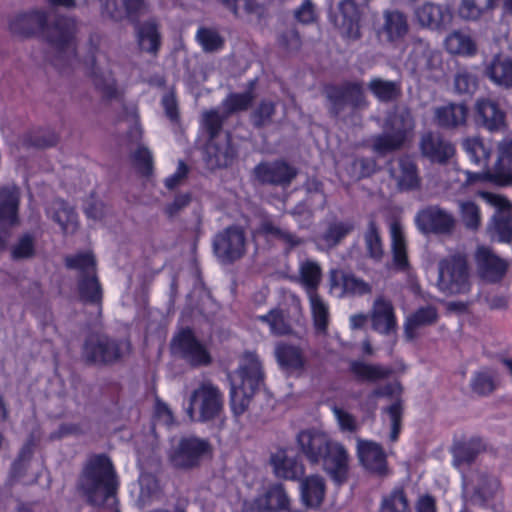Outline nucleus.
<instances>
[{"label": "nucleus", "mask_w": 512, "mask_h": 512, "mask_svg": "<svg viewBox=\"0 0 512 512\" xmlns=\"http://www.w3.org/2000/svg\"><path fill=\"white\" fill-rule=\"evenodd\" d=\"M129 350V343H117L104 335L90 336L83 348L84 358L92 363H110Z\"/></svg>", "instance_id": "obj_11"}, {"label": "nucleus", "mask_w": 512, "mask_h": 512, "mask_svg": "<svg viewBox=\"0 0 512 512\" xmlns=\"http://www.w3.org/2000/svg\"><path fill=\"white\" fill-rule=\"evenodd\" d=\"M274 356L283 371L295 373L301 371L305 366V358L298 346L285 342H278L275 345Z\"/></svg>", "instance_id": "obj_28"}, {"label": "nucleus", "mask_w": 512, "mask_h": 512, "mask_svg": "<svg viewBox=\"0 0 512 512\" xmlns=\"http://www.w3.org/2000/svg\"><path fill=\"white\" fill-rule=\"evenodd\" d=\"M262 363L254 352H246L240 359L238 370L230 377V404L235 415H241L247 409L255 390L263 380Z\"/></svg>", "instance_id": "obj_2"}, {"label": "nucleus", "mask_w": 512, "mask_h": 512, "mask_svg": "<svg viewBox=\"0 0 512 512\" xmlns=\"http://www.w3.org/2000/svg\"><path fill=\"white\" fill-rule=\"evenodd\" d=\"M384 413L389 420L391 427L390 440L395 442L398 439L401 429L402 405L400 401H395L385 410Z\"/></svg>", "instance_id": "obj_61"}, {"label": "nucleus", "mask_w": 512, "mask_h": 512, "mask_svg": "<svg viewBox=\"0 0 512 512\" xmlns=\"http://www.w3.org/2000/svg\"><path fill=\"white\" fill-rule=\"evenodd\" d=\"M271 464L277 477L295 479L303 473L302 466L287 449H279L271 456Z\"/></svg>", "instance_id": "obj_35"}, {"label": "nucleus", "mask_w": 512, "mask_h": 512, "mask_svg": "<svg viewBox=\"0 0 512 512\" xmlns=\"http://www.w3.org/2000/svg\"><path fill=\"white\" fill-rule=\"evenodd\" d=\"M173 353L180 355L191 365H207L211 362L207 348L200 343L189 329L182 330L173 339L171 344Z\"/></svg>", "instance_id": "obj_14"}, {"label": "nucleus", "mask_w": 512, "mask_h": 512, "mask_svg": "<svg viewBox=\"0 0 512 512\" xmlns=\"http://www.w3.org/2000/svg\"><path fill=\"white\" fill-rule=\"evenodd\" d=\"M357 453L361 464L366 469L378 474L386 471V456L379 444L359 439Z\"/></svg>", "instance_id": "obj_26"}, {"label": "nucleus", "mask_w": 512, "mask_h": 512, "mask_svg": "<svg viewBox=\"0 0 512 512\" xmlns=\"http://www.w3.org/2000/svg\"><path fill=\"white\" fill-rule=\"evenodd\" d=\"M390 236L394 263L399 269H405L408 267L407 245L404 228L400 222L391 223Z\"/></svg>", "instance_id": "obj_40"}, {"label": "nucleus", "mask_w": 512, "mask_h": 512, "mask_svg": "<svg viewBox=\"0 0 512 512\" xmlns=\"http://www.w3.org/2000/svg\"><path fill=\"white\" fill-rule=\"evenodd\" d=\"M209 443L197 437L173 438L168 450V458L175 467L189 468L209 454Z\"/></svg>", "instance_id": "obj_10"}, {"label": "nucleus", "mask_w": 512, "mask_h": 512, "mask_svg": "<svg viewBox=\"0 0 512 512\" xmlns=\"http://www.w3.org/2000/svg\"><path fill=\"white\" fill-rule=\"evenodd\" d=\"M75 30V23L70 19H61L51 28L49 32V41L58 48L70 46Z\"/></svg>", "instance_id": "obj_50"}, {"label": "nucleus", "mask_w": 512, "mask_h": 512, "mask_svg": "<svg viewBox=\"0 0 512 512\" xmlns=\"http://www.w3.org/2000/svg\"><path fill=\"white\" fill-rule=\"evenodd\" d=\"M47 215L60 226L65 234L73 233L77 228L76 213L62 200H55L47 208Z\"/></svg>", "instance_id": "obj_38"}, {"label": "nucleus", "mask_w": 512, "mask_h": 512, "mask_svg": "<svg viewBox=\"0 0 512 512\" xmlns=\"http://www.w3.org/2000/svg\"><path fill=\"white\" fill-rule=\"evenodd\" d=\"M45 22V14L39 11L19 14L10 20L9 30L15 36L28 37L42 29Z\"/></svg>", "instance_id": "obj_31"}, {"label": "nucleus", "mask_w": 512, "mask_h": 512, "mask_svg": "<svg viewBox=\"0 0 512 512\" xmlns=\"http://www.w3.org/2000/svg\"><path fill=\"white\" fill-rule=\"evenodd\" d=\"M34 239L30 235H23L12 248L14 259H27L34 255Z\"/></svg>", "instance_id": "obj_63"}, {"label": "nucleus", "mask_w": 512, "mask_h": 512, "mask_svg": "<svg viewBox=\"0 0 512 512\" xmlns=\"http://www.w3.org/2000/svg\"><path fill=\"white\" fill-rule=\"evenodd\" d=\"M117 477L111 460L105 455L90 457L82 471L79 486L94 505H113Z\"/></svg>", "instance_id": "obj_1"}, {"label": "nucleus", "mask_w": 512, "mask_h": 512, "mask_svg": "<svg viewBox=\"0 0 512 512\" xmlns=\"http://www.w3.org/2000/svg\"><path fill=\"white\" fill-rule=\"evenodd\" d=\"M461 219L466 228L476 230L481 223V214L479 207L471 201H462L459 203Z\"/></svg>", "instance_id": "obj_56"}, {"label": "nucleus", "mask_w": 512, "mask_h": 512, "mask_svg": "<svg viewBox=\"0 0 512 512\" xmlns=\"http://www.w3.org/2000/svg\"><path fill=\"white\" fill-rule=\"evenodd\" d=\"M437 319L436 309L426 306L409 315L405 321V336L408 340L416 337V331L424 326L433 324Z\"/></svg>", "instance_id": "obj_41"}, {"label": "nucleus", "mask_w": 512, "mask_h": 512, "mask_svg": "<svg viewBox=\"0 0 512 512\" xmlns=\"http://www.w3.org/2000/svg\"><path fill=\"white\" fill-rule=\"evenodd\" d=\"M372 328L383 335L394 334L397 330V318L392 303L383 298L377 297L370 311Z\"/></svg>", "instance_id": "obj_19"}, {"label": "nucleus", "mask_w": 512, "mask_h": 512, "mask_svg": "<svg viewBox=\"0 0 512 512\" xmlns=\"http://www.w3.org/2000/svg\"><path fill=\"white\" fill-rule=\"evenodd\" d=\"M353 230V224L350 222H335L331 224L322 236L327 247L337 245Z\"/></svg>", "instance_id": "obj_54"}, {"label": "nucleus", "mask_w": 512, "mask_h": 512, "mask_svg": "<svg viewBox=\"0 0 512 512\" xmlns=\"http://www.w3.org/2000/svg\"><path fill=\"white\" fill-rule=\"evenodd\" d=\"M439 289L446 294H465L470 290L471 280L467 258L455 253L442 259L438 265Z\"/></svg>", "instance_id": "obj_6"}, {"label": "nucleus", "mask_w": 512, "mask_h": 512, "mask_svg": "<svg viewBox=\"0 0 512 512\" xmlns=\"http://www.w3.org/2000/svg\"><path fill=\"white\" fill-rule=\"evenodd\" d=\"M255 320L266 324L272 335L283 336L291 332V327L283 311L279 309H272L265 315L256 316Z\"/></svg>", "instance_id": "obj_48"}, {"label": "nucleus", "mask_w": 512, "mask_h": 512, "mask_svg": "<svg viewBox=\"0 0 512 512\" xmlns=\"http://www.w3.org/2000/svg\"><path fill=\"white\" fill-rule=\"evenodd\" d=\"M321 277L322 271L318 263L305 260L299 264L297 281L307 294L317 292Z\"/></svg>", "instance_id": "obj_42"}, {"label": "nucleus", "mask_w": 512, "mask_h": 512, "mask_svg": "<svg viewBox=\"0 0 512 512\" xmlns=\"http://www.w3.org/2000/svg\"><path fill=\"white\" fill-rule=\"evenodd\" d=\"M288 505L289 498L281 485L270 487L253 503V507L259 512H277L285 510Z\"/></svg>", "instance_id": "obj_33"}, {"label": "nucleus", "mask_w": 512, "mask_h": 512, "mask_svg": "<svg viewBox=\"0 0 512 512\" xmlns=\"http://www.w3.org/2000/svg\"><path fill=\"white\" fill-rule=\"evenodd\" d=\"M66 266L78 271L79 292L88 302L96 303L101 298V289L95 275V259L90 252L79 253L66 257Z\"/></svg>", "instance_id": "obj_8"}, {"label": "nucleus", "mask_w": 512, "mask_h": 512, "mask_svg": "<svg viewBox=\"0 0 512 512\" xmlns=\"http://www.w3.org/2000/svg\"><path fill=\"white\" fill-rule=\"evenodd\" d=\"M138 41L142 50L154 53L160 45L157 26L154 23L144 24L138 32Z\"/></svg>", "instance_id": "obj_52"}, {"label": "nucleus", "mask_w": 512, "mask_h": 512, "mask_svg": "<svg viewBox=\"0 0 512 512\" xmlns=\"http://www.w3.org/2000/svg\"><path fill=\"white\" fill-rule=\"evenodd\" d=\"M475 261L480 276L488 281L499 280L507 270V263L494 255L489 248L480 246L475 253Z\"/></svg>", "instance_id": "obj_22"}, {"label": "nucleus", "mask_w": 512, "mask_h": 512, "mask_svg": "<svg viewBox=\"0 0 512 512\" xmlns=\"http://www.w3.org/2000/svg\"><path fill=\"white\" fill-rule=\"evenodd\" d=\"M457 179L464 184L487 181L499 186L512 184V139L503 140L498 146L495 165L480 173L456 170Z\"/></svg>", "instance_id": "obj_7"}, {"label": "nucleus", "mask_w": 512, "mask_h": 512, "mask_svg": "<svg viewBox=\"0 0 512 512\" xmlns=\"http://www.w3.org/2000/svg\"><path fill=\"white\" fill-rule=\"evenodd\" d=\"M417 23L430 30H443L452 24L453 13L449 6L424 3L415 10Z\"/></svg>", "instance_id": "obj_17"}, {"label": "nucleus", "mask_w": 512, "mask_h": 512, "mask_svg": "<svg viewBox=\"0 0 512 512\" xmlns=\"http://www.w3.org/2000/svg\"><path fill=\"white\" fill-rule=\"evenodd\" d=\"M441 64L442 56L438 50L423 40H416L405 65L411 72L429 77L441 68Z\"/></svg>", "instance_id": "obj_12"}, {"label": "nucleus", "mask_w": 512, "mask_h": 512, "mask_svg": "<svg viewBox=\"0 0 512 512\" xmlns=\"http://www.w3.org/2000/svg\"><path fill=\"white\" fill-rule=\"evenodd\" d=\"M19 191L15 186L0 189V226L11 227L18 223Z\"/></svg>", "instance_id": "obj_32"}, {"label": "nucleus", "mask_w": 512, "mask_h": 512, "mask_svg": "<svg viewBox=\"0 0 512 512\" xmlns=\"http://www.w3.org/2000/svg\"><path fill=\"white\" fill-rule=\"evenodd\" d=\"M223 408L220 389L210 381H203L192 390L186 412L192 421L204 423L219 419Z\"/></svg>", "instance_id": "obj_4"}, {"label": "nucleus", "mask_w": 512, "mask_h": 512, "mask_svg": "<svg viewBox=\"0 0 512 512\" xmlns=\"http://www.w3.org/2000/svg\"><path fill=\"white\" fill-rule=\"evenodd\" d=\"M476 112L483 125L490 131H498L505 126L504 112L490 99H479L476 103Z\"/></svg>", "instance_id": "obj_36"}, {"label": "nucleus", "mask_w": 512, "mask_h": 512, "mask_svg": "<svg viewBox=\"0 0 512 512\" xmlns=\"http://www.w3.org/2000/svg\"><path fill=\"white\" fill-rule=\"evenodd\" d=\"M101 57L102 56H98L92 60L94 83L96 87L101 89L107 97H113L117 92L115 80L109 70L100 67Z\"/></svg>", "instance_id": "obj_49"}, {"label": "nucleus", "mask_w": 512, "mask_h": 512, "mask_svg": "<svg viewBox=\"0 0 512 512\" xmlns=\"http://www.w3.org/2000/svg\"><path fill=\"white\" fill-rule=\"evenodd\" d=\"M213 247L221 261L230 262L241 258L246 251L244 231L236 226L225 229L215 236Z\"/></svg>", "instance_id": "obj_13"}, {"label": "nucleus", "mask_w": 512, "mask_h": 512, "mask_svg": "<svg viewBox=\"0 0 512 512\" xmlns=\"http://www.w3.org/2000/svg\"><path fill=\"white\" fill-rule=\"evenodd\" d=\"M389 174L399 191L416 190L421 185V178L415 161L408 157H400L391 163Z\"/></svg>", "instance_id": "obj_16"}, {"label": "nucleus", "mask_w": 512, "mask_h": 512, "mask_svg": "<svg viewBox=\"0 0 512 512\" xmlns=\"http://www.w3.org/2000/svg\"><path fill=\"white\" fill-rule=\"evenodd\" d=\"M408 502L402 490H394L384 497L380 512H407Z\"/></svg>", "instance_id": "obj_58"}, {"label": "nucleus", "mask_w": 512, "mask_h": 512, "mask_svg": "<svg viewBox=\"0 0 512 512\" xmlns=\"http://www.w3.org/2000/svg\"><path fill=\"white\" fill-rule=\"evenodd\" d=\"M330 440L327 434L315 429L304 430L297 435V444L301 452L312 463H320Z\"/></svg>", "instance_id": "obj_20"}, {"label": "nucleus", "mask_w": 512, "mask_h": 512, "mask_svg": "<svg viewBox=\"0 0 512 512\" xmlns=\"http://www.w3.org/2000/svg\"><path fill=\"white\" fill-rule=\"evenodd\" d=\"M198 43L204 51L214 52L218 51L223 46V39L219 36L217 31L209 28H200L196 34Z\"/></svg>", "instance_id": "obj_57"}, {"label": "nucleus", "mask_w": 512, "mask_h": 512, "mask_svg": "<svg viewBox=\"0 0 512 512\" xmlns=\"http://www.w3.org/2000/svg\"><path fill=\"white\" fill-rule=\"evenodd\" d=\"M320 462L324 470L337 482L342 483L348 472V454L340 443L330 440L329 445L324 449Z\"/></svg>", "instance_id": "obj_18"}, {"label": "nucleus", "mask_w": 512, "mask_h": 512, "mask_svg": "<svg viewBox=\"0 0 512 512\" xmlns=\"http://www.w3.org/2000/svg\"><path fill=\"white\" fill-rule=\"evenodd\" d=\"M301 499L305 506L318 507L325 495L324 479L318 475H312L303 479L300 483Z\"/></svg>", "instance_id": "obj_37"}, {"label": "nucleus", "mask_w": 512, "mask_h": 512, "mask_svg": "<svg viewBox=\"0 0 512 512\" xmlns=\"http://www.w3.org/2000/svg\"><path fill=\"white\" fill-rule=\"evenodd\" d=\"M370 91L381 101H389L397 97L400 92L399 86L388 80L380 78L372 79L368 85Z\"/></svg>", "instance_id": "obj_51"}, {"label": "nucleus", "mask_w": 512, "mask_h": 512, "mask_svg": "<svg viewBox=\"0 0 512 512\" xmlns=\"http://www.w3.org/2000/svg\"><path fill=\"white\" fill-rule=\"evenodd\" d=\"M445 50L454 56L474 57L478 53V45L473 35L462 29L451 31L444 39Z\"/></svg>", "instance_id": "obj_25"}, {"label": "nucleus", "mask_w": 512, "mask_h": 512, "mask_svg": "<svg viewBox=\"0 0 512 512\" xmlns=\"http://www.w3.org/2000/svg\"><path fill=\"white\" fill-rule=\"evenodd\" d=\"M487 76L497 85L512 87V59L508 56L496 55L486 69Z\"/></svg>", "instance_id": "obj_39"}, {"label": "nucleus", "mask_w": 512, "mask_h": 512, "mask_svg": "<svg viewBox=\"0 0 512 512\" xmlns=\"http://www.w3.org/2000/svg\"><path fill=\"white\" fill-rule=\"evenodd\" d=\"M415 222L423 233L449 234L455 228L456 219L445 209L429 206L416 214Z\"/></svg>", "instance_id": "obj_15"}, {"label": "nucleus", "mask_w": 512, "mask_h": 512, "mask_svg": "<svg viewBox=\"0 0 512 512\" xmlns=\"http://www.w3.org/2000/svg\"><path fill=\"white\" fill-rule=\"evenodd\" d=\"M467 113L463 104L448 103L434 109V119L441 127L453 128L466 122Z\"/></svg>", "instance_id": "obj_34"}, {"label": "nucleus", "mask_w": 512, "mask_h": 512, "mask_svg": "<svg viewBox=\"0 0 512 512\" xmlns=\"http://www.w3.org/2000/svg\"><path fill=\"white\" fill-rule=\"evenodd\" d=\"M462 145L472 163L483 168L487 167L492 149L489 142H484L479 137H469L463 141Z\"/></svg>", "instance_id": "obj_44"}, {"label": "nucleus", "mask_w": 512, "mask_h": 512, "mask_svg": "<svg viewBox=\"0 0 512 512\" xmlns=\"http://www.w3.org/2000/svg\"><path fill=\"white\" fill-rule=\"evenodd\" d=\"M307 296L314 327L317 333L324 334L329 322V305L317 292L307 294Z\"/></svg>", "instance_id": "obj_45"}, {"label": "nucleus", "mask_w": 512, "mask_h": 512, "mask_svg": "<svg viewBox=\"0 0 512 512\" xmlns=\"http://www.w3.org/2000/svg\"><path fill=\"white\" fill-rule=\"evenodd\" d=\"M385 134L375 137L372 149L380 155L399 149L405 143L408 135L414 129V121L409 110L398 107L388 116L385 125Z\"/></svg>", "instance_id": "obj_5"}, {"label": "nucleus", "mask_w": 512, "mask_h": 512, "mask_svg": "<svg viewBox=\"0 0 512 512\" xmlns=\"http://www.w3.org/2000/svg\"><path fill=\"white\" fill-rule=\"evenodd\" d=\"M220 2L238 16L251 14L257 10L255 0H220Z\"/></svg>", "instance_id": "obj_64"}, {"label": "nucleus", "mask_w": 512, "mask_h": 512, "mask_svg": "<svg viewBox=\"0 0 512 512\" xmlns=\"http://www.w3.org/2000/svg\"><path fill=\"white\" fill-rule=\"evenodd\" d=\"M143 7V0H107L105 3V11L117 20L140 12Z\"/></svg>", "instance_id": "obj_47"}, {"label": "nucleus", "mask_w": 512, "mask_h": 512, "mask_svg": "<svg viewBox=\"0 0 512 512\" xmlns=\"http://www.w3.org/2000/svg\"><path fill=\"white\" fill-rule=\"evenodd\" d=\"M499 491V482L493 477H484L481 480L471 501L474 505H483L493 498Z\"/></svg>", "instance_id": "obj_53"}, {"label": "nucleus", "mask_w": 512, "mask_h": 512, "mask_svg": "<svg viewBox=\"0 0 512 512\" xmlns=\"http://www.w3.org/2000/svg\"><path fill=\"white\" fill-rule=\"evenodd\" d=\"M262 231L267 236L275 237L276 239L283 241L285 244L289 245L290 247H293L300 243V240L297 237H295L290 232H288L284 229H281L280 227L276 226L272 222L263 223Z\"/></svg>", "instance_id": "obj_62"}, {"label": "nucleus", "mask_w": 512, "mask_h": 512, "mask_svg": "<svg viewBox=\"0 0 512 512\" xmlns=\"http://www.w3.org/2000/svg\"><path fill=\"white\" fill-rule=\"evenodd\" d=\"M252 90L243 93H232L222 103L226 116L230 113L245 110L252 102ZM225 115H221L218 110H211L203 114V126L209 134V140L206 145V151L210 157L215 159L216 166L227 165L231 157L228 147H219L216 140L219 137L221 125Z\"/></svg>", "instance_id": "obj_3"}, {"label": "nucleus", "mask_w": 512, "mask_h": 512, "mask_svg": "<svg viewBox=\"0 0 512 512\" xmlns=\"http://www.w3.org/2000/svg\"><path fill=\"white\" fill-rule=\"evenodd\" d=\"M480 196L495 208V214L489 225L491 238L499 242H510L512 240V203L506 197L491 192H480Z\"/></svg>", "instance_id": "obj_9"}, {"label": "nucleus", "mask_w": 512, "mask_h": 512, "mask_svg": "<svg viewBox=\"0 0 512 512\" xmlns=\"http://www.w3.org/2000/svg\"><path fill=\"white\" fill-rule=\"evenodd\" d=\"M329 281L331 294L339 298L346 294L362 295L370 291L368 283L337 269L330 271Z\"/></svg>", "instance_id": "obj_21"}, {"label": "nucleus", "mask_w": 512, "mask_h": 512, "mask_svg": "<svg viewBox=\"0 0 512 512\" xmlns=\"http://www.w3.org/2000/svg\"><path fill=\"white\" fill-rule=\"evenodd\" d=\"M333 22L344 37L357 39L360 36L359 11L352 0H343L339 4V12Z\"/></svg>", "instance_id": "obj_23"}, {"label": "nucleus", "mask_w": 512, "mask_h": 512, "mask_svg": "<svg viewBox=\"0 0 512 512\" xmlns=\"http://www.w3.org/2000/svg\"><path fill=\"white\" fill-rule=\"evenodd\" d=\"M476 76L466 69L459 70L454 78L455 90L460 94H472L477 88Z\"/></svg>", "instance_id": "obj_59"}, {"label": "nucleus", "mask_w": 512, "mask_h": 512, "mask_svg": "<svg viewBox=\"0 0 512 512\" xmlns=\"http://www.w3.org/2000/svg\"><path fill=\"white\" fill-rule=\"evenodd\" d=\"M350 370L356 378L367 382H376L387 378L391 370L380 365H371L362 361H353Z\"/></svg>", "instance_id": "obj_46"}, {"label": "nucleus", "mask_w": 512, "mask_h": 512, "mask_svg": "<svg viewBox=\"0 0 512 512\" xmlns=\"http://www.w3.org/2000/svg\"><path fill=\"white\" fill-rule=\"evenodd\" d=\"M484 448L485 446L479 438L456 444L452 450L454 466L461 469L462 466L473 461Z\"/></svg>", "instance_id": "obj_43"}, {"label": "nucleus", "mask_w": 512, "mask_h": 512, "mask_svg": "<svg viewBox=\"0 0 512 512\" xmlns=\"http://www.w3.org/2000/svg\"><path fill=\"white\" fill-rule=\"evenodd\" d=\"M384 22L379 30V35L389 43L402 40L408 33L406 17L399 11H385Z\"/></svg>", "instance_id": "obj_29"}, {"label": "nucleus", "mask_w": 512, "mask_h": 512, "mask_svg": "<svg viewBox=\"0 0 512 512\" xmlns=\"http://www.w3.org/2000/svg\"><path fill=\"white\" fill-rule=\"evenodd\" d=\"M472 389L478 394H487L495 387V376L491 370H482L475 374L471 382Z\"/></svg>", "instance_id": "obj_60"}, {"label": "nucleus", "mask_w": 512, "mask_h": 512, "mask_svg": "<svg viewBox=\"0 0 512 512\" xmlns=\"http://www.w3.org/2000/svg\"><path fill=\"white\" fill-rule=\"evenodd\" d=\"M160 489L156 478L148 473L140 475L138 482L131 488V496L139 508H143L158 499Z\"/></svg>", "instance_id": "obj_30"}, {"label": "nucleus", "mask_w": 512, "mask_h": 512, "mask_svg": "<svg viewBox=\"0 0 512 512\" xmlns=\"http://www.w3.org/2000/svg\"><path fill=\"white\" fill-rule=\"evenodd\" d=\"M364 240L367 252L373 259L379 260L383 255L382 241L378 232V228L373 221H371L364 234Z\"/></svg>", "instance_id": "obj_55"}, {"label": "nucleus", "mask_w": 512, "mask_h": 512, "mask_svg": "<svg viewBox=\"0 0 512 512\" xmlns=\"http://www.w3.org/2000/svg\"><path fill=\"white\" fill-rule=\"evenodd\" d=\"M255 176L260 182L285 186L296 176V171L285 162L261 163L255 168Z\"/></svg>", "instance_id": "obj_24"}, {"label": "nucleus", "mask_w": 512, "mask_h": 512, "mask_svg": "<svg viewBox=\"0 0 512 512\" xmlns=\"http://www.w3.org/2000/svg\"><path fill=\"white\" fill-rule=\"evenodd\" d=\"M420 150L423 156L433 162L443 163L454 154V147L438 134L427 133L422 136Z\"/></svg>", "instance_id": "obj_27"}]
</instances>
